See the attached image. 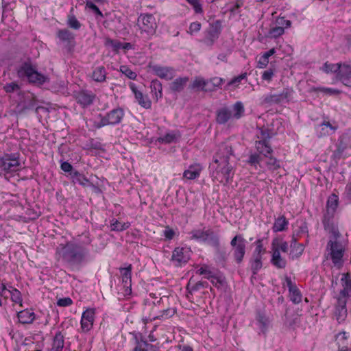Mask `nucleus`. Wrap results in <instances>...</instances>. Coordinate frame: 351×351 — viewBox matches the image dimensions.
Instances as JSON below:
<instances>
[{"instance_id":"obj_1","label":"nucleus","mask_w":351,"mask_h":351,"mask_svg":"<svg viewBox=\"0 0 351 351\" xmlns=\"http://www.w3.org/2000/svg\"><path fill=\"white\" fill-rule=\"evenodd\" d=\"M232 154V147L226 143L221 144L217 154L214 156L212 167L213 177L215 180L226 184L230 182L234 174L233 167L229 164L228 160Z\"/></svg>"},{"instance_id":"obj_2","label":"nucleus","mask_w":351,"mask_h":351,"mask_svg":"<svg viewBox=\"0 0 351 351\" xmlns=\"http://www.w3.org/2000/svg\"><path fill=\"white\" fill-rule=\"evenodd\" d=\"M87 254V249L73 241L60 244L56 251V258L70 265L81 264Z\"/></svg>"},{"instance_id":"obj_3","label":"nucleus","mask_w":351,"mask_h":351,"mask_svg":"<svg viewBox=\"0 0 351 351\" xmlns=\"http://www.w3.org/2000/svg\"><path fill=\"white\" fill-rule=\"evenodd\" d=\"M329 234V240L326 245V256L331 259L333 264L340 267L343 263V256L347 246L346 241L341 237L337 228L325 229Z\"/></svg>"},{"instance_id":"obj_4","label":"nucleus","mask_w":351,"mask_h":351,"mask_svg":"<svg viewBox=\"0 0 351 351\" xmlns=\"http://www.w3.org/2000/svg\"><path fill=\"white\" fill-rule=\"evenodd\" d=\"M138 31L141 36L150 39L156 34L158 25L152 14H141L136 21Z\"/></svg>"},{"instance_id":"obj_5","label":"nucleus","mask_w":351,"mask_h":351,"mask_svg":"<svg viewBox=\"0 0 351 351\" xmlns=\"http://www.w3.org/2000/svg\"><path fill=\"white\" fill-rule=\"evenodd\" d=\"M322 69L326 73H337V77L339 80L344 85L351 87V66L349 64L326 62Z\"/></svg>"},{"instance_id":"obj_6","label":"nucleus","mask_w":351,"mask_h":351,"mask_svg":"<svg viewBox=\"0 0 351 351\" xmlns=\"http://www.w3.org/2000/svg\"><path fill=\"white\" fill-rule=\"evenodd\" d=\"M21 169V163L16 154H5L0 157V175L8 178V176Z\"/></svg>"},{"instance_id":"obj_7","label":"nucleus","mask_w":351,"mask_h":351,"mask_svg":"<svg viewBox=\"0 0 351 351\" xmlns=\"http://www.w3.org/2000/svg\"><path fill=\"white\" fill-rule=\"evenodd\" d=\"M18 75L20 77H26L31 83L42 85L48 82L47 76L38 73L36 69L29 63L25 62L18 70Z\"/></svg>"},{"instance_id":"obj_8","label":"nucleus","mask_w":351,"mask_h":351,"mask_svg":"<svg viewBox=\"0 0 351 351\" xmlns=\"http://www.w3.org/2000/svg\"><path fill=\"white\" fill-rule=\"evenodd\" d=\"M338 199L337 195L332 194L327 200L326 211L323 219V224L325 229L337 228L333 217L338 206Z\"/></svg>"},{"instance_id":"obj_9","label":"nucleus","mask_w":351,"mask_h":351,"mask_svg":"<svg viewBox=\"0 0 351 351\" xmlns=\"http://www.w3.org/2000/svg\"><path fill=\"white\" fill-rule=\"evenodd\" d=\"M191 239L196 240L199 242L206 243L213 247L219 245V237L210 229L207 230H193L190 232Z\"/></svg>"},{"instance_id":"obj_10","label":"nucleus","mask_w":351,"mask_h":351,"mask_svg":"<svg viewBox=\"0 0 351 351\" xmlns=\"http://www.w3.org/2000/svg\"><path fill=\"white\" fill-rule=\"evenodd\" d=\"M147 72L167 81L172 80L175 76V70L171 66L149 62L147 66Z\"/></svg>"},{"instance_id":"obj_11","label":"nucleus","mask_w":351,"mask_h":351,"mask_svg":"<svg viewBox=\"0 0 351 351\" xmlns=\"http://www.w3.org/2000/svg\"><path fill=\"white\" fill-rule=\"evenodd\" d=\"M293 90L292 88H286L279 94H268L261 97L263 104H274L288 101L291 98Z\"/></svg>"},{"instance_id":"obj_12","label":"nucleus","mask_w":351,"mask_h":351,"mask_svg":"<svg viewBox=\"0 0 351 351\" xmlns=\"http://www.w3.org/2000/svg\"><path fill=\"white\" fill-rule=\"evenodd\" d=\"M233 256L237 263L242 262L246 249V241L241 234L236 235L230 241Z\"/></svg>"},{"instance_id":"obj_13","label":"nucleus","mask_w":351,"mask_h":351,"mask_svg":"<svg viewBox=\"0 0 351 351\" xmlns=\"http://www.w3.org/2000/svg\"><path fill=\"white\" fill-rule=\"evenodd\" d=\"M124 116L123 110L121 108L113 109L106 115L101 117L100 121L97 123L98 128L107 125H115L121 122Z\"/></svg>"},{"instance_id":"obj_14","label":"nucleus","mask_w":351,"mask_h":351,"mask_svg":"<svg viewBox=\"0 0 351 351\" xmlns=\"http://www.w3.org/2000/svg\"><path fill=\"white\" fill-rule=\"evenodd\" d=\"M191 250L189 247H178L173 252L171 261L177 267L186 264L189 260Z\"/></svg>"},{"instance_id":"obj_15","label":"nucleus","mask_w":351,"mask_h":351,"mask_svg":"<svg viewBox=\"0 0 351 351\" xmlns=\"http://www.w3.org/2000/svg\"><path fill=\"white\" fill-rule=\"evenodd\" d=\"M291 25V21L285 19V17H278L269 29L268 36L274 38H278L285 33V28H289Z\"/></svg>"},{"instance_id":"obj_16","label":"nucleus","mask_w":351,"mask_h":351,"mask_svg":"<svg viewBox=\"0 0 351 351\" xmlns=\"http://www.w3.org/2000/svg\"><path fill=\"white\" fill-rule=\"evenodd\" d=\"M222 29V22L217 20L210 23L206 35L205 43L208 45H213L214 42L219 38Z\"/></svg>"},{"instance_id":"obj_17","label":"nucleus","mask_w":351,"mask_h":351,"mask_svg":"<svg viewBox=\"0 0 351 351\" xmlns=\"http://www.w3.org/2000/svg\"><path fill=\"white\" fill-rule=\"evenodd\" d=\"M95 310L94 308H87L84 311L81 317V329L83 332L90 331L93 326L95 321Z\"/></svg>"},{"instance_id":"obj_18","label":"nucleus","mask_w":351,"mask_h":351,"mask_svg":"<svg viewBox=\"0 0 351 351\" xmlns=\"http://www.w3.org/2000/svg\"><path fill=\"white\" fill-rule=\"evenodd\" d=\"M130 88L134 95L136 101L143 108L149 109L152 107V101L147 95H144L141 91L138 90L136 84L130 82L129 84Z\"/></svg>"},{"instance_id":"obj_19","label":"nucleus","mask_w":351,"mask_h":351,"mask_svg":"<svg viewBox=\"0 0 351 351\" xmlns=\"http://www.w3.org/2000/svg\"><path fill=\"white\" fill-rule=\"evenodd\" d=\"M132 265H128L126 267L120 269L122 283L125 288V293L127 295L130 294L132 291Z\"/></svg>"},{"instance_id":"obj_20","label":"nucleus","mask_w":351,"mask_h":351,"mask_svg":"<svg viewBox=\"0 0 351 351\" xmlns=\"http://www.w3.org/2000/svg\"><path fill=\"white\" fill-rule=\"evenodd\" d=\"M263 135V140L256 141L255 143V147L259 154L267 157V155L272 153L273 150L269 144L268 141L266 139L264 133L261 131Z\"/></svg>"},{"instance_id":"obj_21","label":"nucleus","mask_w":351,"mask_h":351,"mask_svg":"<svg viewBox=\"0 0 351 351\" xmlns=\"http://www.w3.org/2000/svg\"><path fill=\"white\" fill-rule=\"evenodd\" d=\"M343 289L340 291L338 298L346 300L347 298L351 297V280L348 274H342L341 278Z\"/></svg>"},{"instance_id":"obj_22","label":"nucleus","mask_w":351,"mask_h":351,"mask_svg":"<svg viewBox=\"0 0 351 351\" xmlns=\"http://www.w3.org/2000/svg\"><path fill=\"white\" fill-rule=\"evenodd\" d=\"M346 300L337 298V305L335 308V317L339 323L343 322L347 317Z\"/></svg>"},{"instance_id":"obj_23","label":"nucleus","mask_w":351,"mask_h":351,"mask_svg":"<svg viewBox=\"0 0 351 351\" xmlns=\"http://www.w3.org/2000/svg\"><path fill=\"white\" fill-rule=\"evenodd\" d=\"M337 129V126L331 124L329 121H324L316 128L317 134L319 137L331 135L335 132Z\"/></svg>"},{"instance_id":"obj_24","label":"nucleus","mask_w":351,"mask_h":351,"mask_svg":"<svg viewBox=\"0 0 351 351\" xmlns=\"http://www.w3.org/2000/svg\"><path fill=\"white\" fill-rule=\"evenodd\" d=\"M150 89L152 97L154 100L158 101L162 97V85L158 80L154 79L151 81Z\"/></svg>"},{"instance_id":"obj_25","label":"nucleus","mask_w":351,"mask_h":351,"mask_svg":"<svg viewBox=\"0 0 351 351\" xmlns=\"http://www.w3.org/2000/svg\"><path fill=\"white\" fill-rule=\"evenodd\" d=\"M202 170V167L200 165H192L184 171L183 177L188 180H194L199 176Z\"/></svg>"},{"instance_id":"obj_26","label":"nucleus","mask_w":351,"mask_h":351,"mask_svg":"<svg viewBox=\"0 0 351 351\" xmlns=\"http://www.w3.org/2000/svg\"><path fill=\"white\" fill-rule=\"evenodd\" d=\"M271 264L278 269L285 268L287 265V261L281 256L280 252L275 249V250H271Z\"/></svg>"},{"instance_id":"obj_27","label":"nucleus","mask_w":351,"mask_h":351,"mask_svg":"<svg viewBox=\"0 0 351 351\" xmlns=\"http://www.w3.org/2000/svg\"><path fill=\"white\" fill-rule=\"evenodd\" d=\"M93 95L85 91L79 92L76 95L77 103H79L83 107L90 105L93 101Z\"/></svg>"},{"instance_id":"obj_28","label":"nucleus","mask_w":351,"mask_h":351,"mask_svg":"<svg viewBox=\"0 0 351 351\" xmlns=\"http://www.w3.org/2000/svg\"><path fill=\"white\" fill-rule=\"evenodd\" d=\"M17 317L21 324H31L35 319V314L32 310L25 309L18 313Z\"/></svg>"},{"instance_id":"obj_29","label":"nucleus","mask_w":351,"mask_h":351,"mask_svg":"<svg viewBox=\"0 0 351 351\" xmlns=\"http://www.w3.org/2000/svg\"><path fill=\"white\" fill-rule=\"evenodd\" d=\"M287 283L289 287L291 300L295 304L300 303L302 301V295L300 291L292 284L290 279H287Z\"/></svg>"},{"instance_id":"obj_30","label":"nucleus","mask_w":351,"mask_h":351,"mask_svg":"<svg viewBox=\"0 0 351 351\" xmlns=\"http://www.w3.org/2000/svg\"><path fill=\"white\" fill-rule=\"evenodd\" d=\"M181 136L180 132L171 131L165 134L163 136L159 137L157 141L160 143L169 144L176 142Z\"/></svg>"},{"instance_id":"obj_31","label":"nucleus","mask_w":351,"mask_h":351,"mask_svg":"<svg viewBox=\"0 0 351 351\" xmlns=\"http://www.w3.org/2000/svg\"><path fill=\"white\" fill-rule=\"evenodd\" d=\"M289 245L287 241H283L279 238H275L271 241V250H277L279 252H287Z\"/></svg>"},{"instance_id":"obj_32","label":"nucleus","mask_w":351,"mask_h":351,"mask_svg":"<svg viewBox=\"0 0 351 351\" xmlns=\"http://www.w3.org/2000/svg\"><path fill=\"white\" fill-rule=\"evenodd\" d=\"M106 71L104 66L96 67L92 73V78L97 82H104L106 79Z\"/></svg>"},{"instance_id":"obj_33","label":"nucleus","mask_w":351,"mask_h":351,"mask_svg":"<svg viewBox=\"0 0 351 351\" xmlns=\"http://www.w3.org/2000/svg\"><path fill=\"white\" fill-rule=\"evenodd\" d=\"M290 256L292 258H298L302 255L304 250V245L297 243L296 239L293 238L291 243Z\"/></svg>"},{"instance_id":"obj_34","label":"nucleus","mask_w":351,"mask_h":351,"mask_svg":"<svg viewBox=\"0 0 351 351\" xmlns=\"http://www.w3.org/2000/svg\"><path fill=\"white\" fill-rule=\"evenodd\" d=\"M188 81V77H178L171 82L170 88L173 91H181Z\"/></svg>"},{"instance_id":"obj_35","label":"nucleus","mask_w":351,"mask_h":351,"mask_svg":"<svg viewBox=\"0 0 351 351\" xmlns=\"http://www.w3.org/2000/svg\"><path fill=\"white\" fill-rule=\"evenodd\" d=\"M71 176L74 183H77L84 186H88L90 184L89 180L84 175L77 171H72Z\"/></svg>"},{"instance_id":"obj_36","label":"nucleus","mask_w":351,"mask_h":351,"mask_svg":"<svg viewBox=\"0 0 351 351\" xmlns=\"http://www.w3.org/2000/svg\"><path fill=\"white\" fill-rule=\"evenodd\" d=\"M232 113L227 108H222L217 112V121L218 123L223 124L232 119Z\"/></svg>"},{"instance_id":"obj_37","label":"nucleus","mask_w":351,"mask_h":351,"mask_svg":"<svg viewBox=\"0 0 351 351\" xmlns=\"http://www.w3.org/2000/svg\"><path fill=\"white\" fill-rule=\"evenodd\" d=\"M288 225V221L284 216H280L276 219L272 229L274 232H281L285 230Z\"/></svg>"},{"instance_id":"obj_38","label":"nucleus","mask_w":351,"mask_h":351,"mask_svg":"<svg viewBox=\"0 0 351 351\" xmlns=\"http://www.w3.org/2000/svg\"><path fill=\"white\" fill-rule=\"evenodd\" d=\"M232 117L238 119L242 117L244 113V106L241 101L236 102L233 106L232 110L230 111Z\"/></svg>"},{"instance_id":"obj_39","label":"nucleus","mask_w":351,"mask_h":351,"mask_svg":"<svg viewBox=\"0 0 351 351\" xmlns=\"http://www.w3.org/2000/svg\"><path fill=\"white\" fill-rule=\"evenodd\" d=\"M208 86L206 90L213 91L217 88H219L223 82V79L218 77L211 78L210 80H207Z\"/></svg>"},{"instance_id":"obj_40","label":"nucleus","mask_w":351,"mask_h":351,"mask_svg":"<svg viewBox=\"0 0 351 351\" xmlns=\"http://www.w3.org/2000/svg\"><path fill=\"white\" fill-rule=\"evenodd\" d=\"M129 226V223H121L115 219L110 221V228L112 231H123L126 230Z\"/></svg>"},{"instance_id":"obj_41","label":"nucleus","mask_w":351,"mask_h":351,"mask_svg":"<svg viewBox=\"0 0 351 351\" xmlns=\"http://www.w3.org/2000/svg\"><path fill=\"white\" fill-rule=\"evenodd\" d=\"M208 86L207 80H204L201 77H195L192 84V88L198 90H206Z\"/></svg>"},{"instance_id":"obj_42","label":"nucleus","mask_w":351,"mask_h":351,"mask_svg":"<svg viewBox=\"0 0 351 351\" xmlns=\"http://www.w3.org/2000/svg\"><path fill=\"white\" fill-rule=\"evenodd\" d=\"M58 36L62 41L70 43L74 39L73 34L68 29H60L58 32Z\"/></svg>"},{"instance_id":"obj_43","label":"nucleus","mask_w":351,"mask_h":351,"mask_svg":"<svg viewBox=\"0 0 351 351\" xmlns=\"http://www.w3.org/2000/svg\"><path fill=\"white\" fill-rule=\"evenodd\" d=\"M104 45L107 47H110L113 51L118 52L121 49V43L117 40H112L109 38L105 39Z\"/></svg>"},{"instance_id":"obj_44","label":"nucleus","mask_w":351,"mask_h":351,"mask_svg":"<svg viewBox=\"0 0 351 351\" xmlns=\"http://www.w3.org/2000/svg\"><path fill=\"white\" fill-rule=\"evenodd\" d=\"M255 245H256V247H255V249H254V250L253 252L252 256L262 258L263 255L265 252V249L263 247V244L262 240H261V239L257 240L255 242Z\"/></svg>"},{"instance_id":"obj_45","label":"nucleus","mask_w":351,"mask_h":351,"mask_svg":"<svg viewBox=\"0 0 351 351\" xmlns=\"http://www.w3.org/2000/svg\"><path fill=\"white\" fill-rule=\"evenodd\" d=\"M266 158H267L266 165L269 170L275 171L280 168V161L278 160L276 158L268 156Z\"/></svg>"},{"instance_id":"obj_46","label":"nucleus","mask_w":351,"mask_h":351,"mask_svg":"<svg viewBox=\"0 0 351 351\" xmlns=\"http://www.w3.org/2000/svg\"><path fill=\"white\" fill-rule=\"evenodd\" d=\"M176 313V311L174 308H169L167 309L162 311L160 313V315L154 317L153 319H166L173 317Z\"/></svg>"},{"instance_id":"obj_47","label":"nucleus","mask_w":351,"mask_h":351,"mask_svg":"<svg viewBox=\"0 0 351 351\" xmlns=\"http://www.w3.org/2000/svg\"><path fill=\"white\" fill-rule=\"evenodd\" d=\"M262 266V258L252 256V259L251 261V269L253 274H257V272L261 269Z\"/></svg>"},{"instance_id":"obj_48","label":"nucleus","mask_w":351,"mask_h":351,"mask_svg":"<svg viewBox=\"0 0 351 351\" xmlns=\"http://www.w3.org/2000/svg\"><path fill=\"white\" fill-rule=\"evenodd\" d=\"M64 339L63 336L61 335V333H57L53 339V348H55V350H59L62 351V348H64Z\"/></svg>"},{"instance_id":"obj_49","label":"nucleus","mask_w":351,"mask_h":351,"mask_svg":"<svg viewBox=\"0 0 351 351\" xmlns=\"http://www.w3.org/2000/svg\"><path fill=\"white\" fill-rule=\"evenodd\" d=\"M256 320L263 330L267 328L269 324V319L263 313H259L257 315Z\"/></svg>"},{"instance_id":"obj_50","label":"nucleus","mask_w":351,"mask_h":351,"mask_svg":"<svg viewBox=\"0 0 351 351\" xmlns=\"http://www.w3.org/2000/svg\"><path fill=\"white\" fill-rule=\"evenodd\" d=\"M120 71L130 80H136L137 77L136 73L125 65L120 66Z\"/></svg>"},{"instance_id":"obj_51","label":"nucleus","mask_w":351,"mask_h":351,"mask_svg":"<svg viewBox=\"0 0 351 351\" xmlns=\"http://www.w3.org/2000/svg\"><path fill=\"white\" fill-rule=\"evenodd\" d=\"M246 77H247L246 73H243L237 77H234L232 80H230L228 83L227 88H228L231 86H234V87L238 86L240 84L241 82L243 80H244L245 78H246Z\"/></svg>"},{"instance_id":"obj_52","label":"nucleus","mask_w":351,"mask_h":351,"mask_svg":"<svg viewBox=\"0 0 351 351\" xmlns=\"http://www.w3.org/2000/svg\"><path fill=\"white\" fill-rule=\"evenodd\" d=\"M261 160L262 158L259 154H251L247 160V163L256 168L257 165H260Z\"/></svg>"},{"instance_id":"obj_53","label":"nucleus","mask_w":351,"mask_h":351,"mask_svg":"<svg viewBox=\"0 0 351 351\" xmlns=\"http://www.w3.org/2000/svg\"><path fill=\"white\" fill-rule=\"evenodd\" d=\"M9 292L10 293V298L12 301L14 303L20 304L21 305L22 298L21 292L16 289L9 291Z\"/></svg>"},{"instance_id":"obj_54","label":"nucleus","mask_w":351,"mask_h":351,"mask_svg":"<svg viewBox=\"0 0 351 351\" xmlns=\"http://www.w3.org/2000/svg\"><path fill=\"white\" fill-rule=\"evenodd\" d=\"M3 89L6 93H10L19 91L20 86L16 82H10L6 84L3 86Z\"/></svg>"},{"instance_id":"obj_55","label":"nucleus","mask_w":351,"mask_h":351,"mask_svg":"<svg viewBox=\"0 0 351 351\" xmlns=\"http://www.w3.org/2000/svg\"><path fill=\"white\" fill-rule=\"evenodd\" d=\"M187 2L191 5V6L193 8L195 13H202L203 9L202 3H200L199 0H186Z\"/></svg>"},{"instance_id":"obj_56","label":"nucleus","mask_w":351,"mask_h":351,"mask_svg":"<svg viewBox=\"0 0 351 351\" xmlns=\"http://www.w3.org/2000/svg\"><path fill=\"white\" fill-rule=\"evenodd\" d=\"M86 8L91 10L96 15L103 17L102 12L99 10L98 7L89 0L86 1Z\"/></svg>"},{"instance_id":"obj_57","label":"nucleus","mask_w":351,"mask_h":351,"mask_svg":"<svg viewBox=\"0 0 351 351\" xmlns=\"http://www.w3.org/2000/svg\"><path fill=\"white\" fill-rule=\"evenodd\" d=\"M202 25L199 22H193L191 23L189 25V30L187 31V33L193 35L201 29Z\"/></svg>"},{"instance_id":"obj_58","label":"nucleus","mask_w":351,"mask_h":351,"mask_svg":"<svg viewBox=\"0 0 351 351\" xmlns=\"http://www.w3.org/2000/svg\"><path fill=\"white\" fill-rule=\"evenodd\" d=\"M68 25L74 29H79L81 27L80 22L74 16H71L68 19Z\"/></svg>"},{"instance_id":"obj_59","label":"nucleus","mask_w":351,"mask_h":351,"mask_svg":"<svg viewBox=\"0 0 351 351\" xmlns=\"http://www.w3.org/2000/svg\"><path fill=\"white\" fill-rule=\"evenodd\" d=\"M197 272L200 275H204L207 279H210L213 274L207 266L201 267Z\"/></svg>"},{"instance_id":"obj_60","label":"nucleus","mask_w":351,"mask_h":351,"mask_svg":"<svg viewBox=\"0 0 351 351\" xmlns=\"http://www.w3.org/2000/svg\"><path fill=\"white\" fill-rule=\"evenodd\" d=\"M319 92H322L327 95H337L339 93V91L337 89H334L332 88H326V87H319L317 89Z\"/></svg>"},{"instance_id":"obj_61","label":"nucleus","mask_w":351,"mask_h":351,"mask_svg":"<svg viewBox=\"0 0 351 351\" xmlns=\"http://www.w3.org/2000/svg\"><path fill=\"white\" fill-rule=\"evenodd\" d=\"M149 347L153 348L154 346L146 342L138 343L133 351H148Z\"/></svg>"},{"instance_id":"obj_62","label":"nucleus","mask_w":351,"mask_h":351,"mask_svg":"<svg viewBox=\"0 0 351 351\" xmlns=\"http://www.w3.org/2000/svg\"><path fill=\"white\" fill-rule=\"evenodd\" d=\"M274 75V73L272 69L266 70L263 73L262 79L263 80L270 82L272 80Z\"/></svg>"},{"instance_id":"obj_63","label":"nucleus","mask_w":351,"mask_h":351,"mask_svg":"<svg viewBox=\"0 0 351 351\" xmlns=\"http://www.w3.org/2000/svg\"><path fill=\"white\" fill-rule=\"evenodd\" d=\"M72 304V300L70 298H63L58 300L57 304L59 306H69Z\"/></svg>"},{"instance_id":"obj_64","label":"nucleus","mask_w":351,"mask_h":351,"mask_svg":"<svg viewBox=\"0 0 351 351\" xmlns=\"http://www.w3.org/2000/svg\"><path fill=\"white\" fill-rule=\"evenodd\" d=\"M269 63V60L265 58L264 56H261L259 58V60L257 63V67L260 69H264L265 68Z\"/></svg>"}]
</instances>
